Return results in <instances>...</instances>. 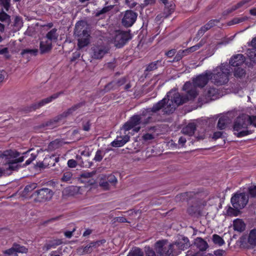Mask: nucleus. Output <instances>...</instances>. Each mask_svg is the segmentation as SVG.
<instances>
[{"label": "nucleus", "instance_id": "423d86ee", "mask_svg": "<svg viewBox=\"0 0 256 256\" xmlns=\"http://www.w3.org/2000/svg\"><path fill=\"white\" fill-rule=\"evenodd\" d=\"M152 112H154L152 108H148L142 111L140 115H134L124 125L126 130H129L138 125L144 126L152 121Z\"/></svg>", "mask_w": 256, "mask_h": 256}, {"label": "nucleus", "instance_id": "f8f14e48", "mask_svg": "<svg viewBox=\"0 0 256 256\" xmlns=\"http://www.w3.org/2000/svg\"><path fill=\"white\" fill-rule=\"evenodd\" d=\"M53 196L52 190L48 188H43L38 190L36 191L32 196L34 197V200L37 202H44L50 200Z\"/></svg>", "mask_w": 256, "mask_h": 256}, {"label": "nucleus", "instance_id": "774afa93", "mask_svg": "<svg viewBox=\"0 0 256 256\" xmlns=\"http://www.w3.org/2000/svg\"><path fill=\"white\" fill-rule=\"evenodd\" d=\"M176 50L172 49L168 51L166 54L168 57H172L176 54Z\"/></svg>", "mask_w": 256, "mask_h": 256}, {"label": "nucleus", "instance_id": "ddd939ff", "mask_svg": "<svg viewBox=\"0 0 256 256\" xmlns=\"http://www.w3.org/2000/svg\"><path fill=\"white\" fill-rule=\"evenodd\" d=\"M91 49L92 56L94 59L102 58L108 52V48L102 44H94Z\"/></svg>", "mask_w": 256, "mask_h": 256}, {"label": "nucleus", "instance_id": "6e6552de", "mask_svg": "<svg viewBox=\"0 0 256 256\" xmlns=\"http://www.w3.org/2000/svg\"><path fill=\"white\" fill-rule=\"evenodd\" d=\"M83 22H78L76 23L75 26L74 34L78 37V46L81 48L87 46L90 43V34L86 29L82 30L80 28L81 24Z\"/></svg>", "mask_w": 256, "mask_h": 256}, {"label": "nucleus", "instance_id": "39448f33", "mask_svg": "<svg viewBox=\"0 0 256 256\" xmlns=\"http://www.w3.org/2000/svg\"><path fill=\"white\" fill-rule=\"evenodd\" d=\"M19 156L20 153L15 150L0 151V158L4 163V166L12 172L18 168V163L24 161V156L18 158Z\"/></svg>", "mask_w": 256, "mask_h": 256}, {"label": "nucleus", "instance_id": "c85d7f7f", "mask_svg": "<svg viewBox=\"0 0 256 256\" xmlns=\"http://www.w3.org/2000/svg\"><path fill=\"white\" fill-rule=\"evenodd\" d=\"M63 142L60 140H56L50 142L48 147V151H53L62 146Z\"/></svg>", "mask_w": 256, "mask_h": 256}, {"label": "nucleus", "instance_id": "a18cd8bd", "mask_svg": "<svg viewBox=\"0 0 256 256\" xmlns=\"http://www.w3.org/2000/svg\"><path fill=\"white\" fill-rule=\"evenodd\" d=\"M104 156V153L101 150L96 151L94 160L96 162H100Z\"/></svg>", "mask_w": 256, "mask_h": 256}, {"label": "nucleus", "instance_id": "09e8293b", "mask_svg": "<svg viewBox=\"0 0 256 256\" xmlns=\"http://www.w3.org/2000/svg\"><path fill=\"white\" fill-rule=\"evenodd\" d=\"M248 193L250 197L256 198V186H252L248 188Z\"/></svg>", "mask_w": 256, "mask_h": 256}, {"label": "nucleus", "instance_id": "9b49d317", "mask_svg": "<svg viewBox=\"0 0 256 256\" xmlns=\"http://www.w3.org/2000/svg\"><path fill=\"white\" fill-rule=\"evenodd\" d=\"M232 206L237 209H242L248 202V196L244 192L235 193L230 200Z\"/></svg>", "mask_w": 256, "mask_h": 256}, {"label": "nucleus", "instance_id": "a211bd4d", "mask_svg": "<svg viewBox=\"0 0 256 256\" xmlns=\"http://www.w3.org/2000/svg\"><path fill=\"white\" fill-rule=\"evenodd\" d=\"M28 249L24 246L14 244L12 248L3 252L4 256H18L17 252L26 253Z\"/></svg>", "mask_w": 256, "mask_h": 256}, {"label": "nucleus", "instance_id": "3c124183", "mask_svg": "<svg viewBox=\"0 0 256 256\" xmlns=\"http://www.w3.org/2000/svg\"><path fill=\"white\" fill-rule=\"evenodd\" d=\"M11 0H0V4L3 6L6 11H8L10 8Z\"/></svg>", "mask_w": 256, "mask_h": 256}, {"label": "nucleus", "instance_id": "79ce46f5", "mask_svg": "<svg viewBox=\"0 0 256 256\" xmlns=\"http://www.w3.org/2000/svg\"><path fill=\"white\" fill-rule=\"evenodd\" d=\"M240 210L234 208L229 207L226 211L227 214L231 216H236L240 214Z\"/></svg>", "mask_w": 256, "mask_h": 256}, {"label": "nucleus", "instance_id": "c756f323", "mask_svg": "<svg viewBox=\"0 0 256 256\" xmlns=\"http://www.w3.org/2000/svg\"><path fill=\"white\" fill-rule=\"evenodd\" d=\"M216 22V21L215 20H210L206 24L201 28L198 31V34L201 36L203 35L206 32L213 27L215 25V23Z\"/></svg>", "mask_w": 256, "mask_h": 256}, {"label": "nucleus", "instance_id": "4468645a", "mask_svg": "<svg viewBox=\"0 0 256 256\" xmlns=\"http://www.w3.org/2000/svg\"><path fill=\"white\" fill-rule=\"evenodd\" d=\"M136 18V13L131 10H126L122 19V24L126 27H130L134 23Z\"/></svg>", "mask_w": 256, "mask_h": 256}, {"label": "nucleus", "instance_id": "aec40b11", "mask_svg": "<svg viewBox=\"0 0 256 256\" xmlns=\"http://www.w3.org/2000/svg\"><path fill=\"white\" fill-rule=\"evenodd\" d=\"M62 243V241L60 239H54L48 240L43 246V250L48 251L51 248H54L57 246L60 245Z\"/></svg>", "mask_w": 256, "mask_h": 256}, {"label": "nucleus", "instance_id": "37998d69", "mask_svg": "<svg viewBox=\"0 0 256 256\" xmlns=\"http://www.w3.org/2000/svg\"><path fill=\"white\" fill-rule=\"evenodd\" d=\"M128 256H144V253L139 248H136L130 251Z\"/></svg>", "mask_w": 256, "mask_h": 256}, {"label": "nucleus", "instance_id": "052dcab7", "mask_svg": "<svg viewBox=\"0 0 256 256\" xmlns=\"http://www.w3.org/2000/svg\"><path fill=\"white\" fill-rule=\"evenodd\" d=\"M222 132H214L213 134V136H212V138L214 140H216L220 138L222 135Z\"/></svg>", "mask_w": 256, "mask_h": 256}, {"label": "nucleus", "instance_id": "cd10ccee", "mask_svg": "<svg viewBox=\"0 0 256 256\" xmlns=\"http://www.w3.org/2000/svg\"><path fill=\"white\" fill-rule=\"evenodd\" d=\"M194 244L201 251L206 250L208 246V243L200 238H198L196 240Z\"/></svg>", "mask_w": 256, "mask_h": 256}, {"label": "nucleus", "instance_id": "4d7b16f0", "mask_svg": "<svg viewBox=\"0 0 256 256\" xmlns=\"http://www.w3.org/2000/svg\"><path fill=\"white\" fill-rule=\"evenodd\" d=\"M194 193L193 192H186L180 195V197L182 198L184 200L187 198L188 197L190 198L193 196Z\"/></svg>", "mask_w": 256, "mask_h": 256}, {"label": "nucleus", "instance_id": "4c0bfd02", "mask_svg": "<svg viewBox=\"0 0 256 256\" xmlns=\"http://www.w3.org/2000/svg\"><path fill=\"white\" fill-rule=\"evenodd\" d=\"M106 178H107L110 188L112 186L114 187L118 183V180L114 174H106Z\"/></svg>", "mask_w": 256, "mask_h": 256}, {"label": "nucleus", "instance_id": "412c9836", "mask_svg": "<svg viewBox=\"0 0 256 256\" xmlns=\"http://www.w3.org/2000/svg\"><path fill=\"white\" fill-rule=\"evenodd\" d=\"M245 60L244 56L242 54L233 56L230 60V64L233 66H238L242 64Z\"/></svg>", "mask_w": 256, "mask_h": 256}, {"label": "nucleus", "instance_id": "f704fd0d", "mask_svg": "<svg viewBox=\"0 0 256 256\" xmlns=\"http://www.w3.org/2000/svg\"><path fill=\"white\" fill-rule=\"evenodd\" d=\"M229 119L228 116L220 117L218 121V127L220 130H224L226 128V125L229 123Z\"/></svg>", "mask_w": 256, "mask_h": 256}, {"label": "nucleus", "instance_id": "72a5a7b5", "mask_svg": "<svg viewBox=\"0 0 256 256\" xmlns=\"http://www.w3.org/2000/svg\"><path fill=\"white\" fill-rule=\"evenodd\" d=\"M74 180L73 174L70 171H66L64 172L61 181L64 182L71 184Z\"/></svg>", "mask_w": 256, "mask_h": 256}, {"label": "nucleus", "instance_id": "864d4df0", "mask_svg": "<svg viewBox=\"0 0 256 256\" xmlns=\"http://www.w3.org/2000/svg\"><path fill=\"white\" fill-rule=\"evenodd\" d=\"M12 171L4 166L2 168H0V176L3 175H10Z\"/></svg>", "mask_w": 256, "mask_h": 256}, {"label": "nucleus", "instance_id": "de8ad7c7", "mask_svg": "<svg viewBox=\"0 0 256 256\" xmlns=\"http://www.w3.org/2000/svg\"><path fill=\"white\" fill-rule=\"evenodd\" d=\"M247 19L246 17L235 18L228 22L229 25L237 24L244 22Z\"/></svg>", "mask_w": 256, "mask_h": 256}, {"label": "nucleus", "instance_id": "b1692460", "mask_svg": "<svg viewBox=\"0 0 256 256\" xmlns=\"http://www.w3.org/2000/svg\"><path fill=\"white\" fill-rule=\"evenodd\" d=\"M196 130V124L194 123H190L185 127L183 128L182 132L184 134L189 136H192Z\"/></svg>", "mask_w": 256, "mask_h": 256}, {"label": "nucleus", "instance_id": "e433bc0d", "mask_svg": "<svg viewBox=\"0 0 256 256\" xmlns=\"http://www.w3.org/2000/svg\"><path fill=\"white\" fill-rule=\"evenodd\" d=\"M23 26L22 18L19 16H16L14 22V26L16 30H19Z\"/></svg>", "mask_w": 256, "mask_h": 256}, {"label": "nucleus", "instance_id": "2f4dec72", "mask_svg": "<svg viewBox=\"0 0 256 256\" xmlns=\"http://www.w3.org/2000/svg\"><path fill=\"white\" fill-rule=\"evenodd\" d=\"M250 1V0H242L238 3L232 6L230 9H228V12H232L242 8H246L248 6V2Z\"/></svg>", "mask_w": 256, "mask_h": 256}, {"label": "nucleus", "instance_id": "4be33fe9", "mask_svg": "<svg viewBox=\"0 0 256 256\" xmlns=\"http://www.w3.org/2000/svg\"><path fill=\"white\" fill-rule=\"evenodd\" d=\"M52 48V42L50 40H42L40 42V50L41 54L48 52Z\"/></svg>", "mask_w": 256, "mask_h": 256}, {"label": "nucleus", "instance_id": "5701e85b", "mask_svg": "<svg viewBox=\"0 0 256 256\" xmlns=\"http://www.w3.org/2000/svg\"><path fill=\"white\" fill-rule=\"evenodd\" d=\"M99 186L104 190H108L110 189V186L106 178V174H100L98 177Z\"/></svg>", "mask_w": 256, "mask_h": 256}, {"label": "nucleus", "instance_id": "f3484780", "mask_svg": "<svg viewBox=\"0 0 256 256\" xmlns=\"http://www.w3.org/2000/svg\"><path fill=\"white\" fill-rule=\"evenodd\" d=\"M128 131L125 130L123 126L120 129V133L122 134V132H123L124 134L120 136H118L111 143L112 146L114 147H120L126 143L130 140V136L127 133Z\"/></svg>", "mask_w": 256, "mask_h": 256}, {"label": "nucleus", "instance_id": "e2e57ef3", "mask_svg": "<svg viewBox=\"0 0 256 256\" xmlns=\"http://www.w3.org/2000/svg\"><path fill=\"white\" fill-rule=\"evenodd\" d=\"M182 51H179L177 54L176 55V57L174 58V59L176 60H180L182 58V56L187 54V53H182Z\"/></svg>", "mask_w": 256, "mask_h": 256}, {"label": "nucleus", "instance_id": "473e14b6", "mask_svg": "<svg viewBox=\"0 0 256 256\" xmlns=\"http://www.w3.org/2000/svg\"><path fill=\"white\" fill-rule=\"evenodd\" d=\"M38 52V49H24L22 51L20 54L23 56L26 57V58H29L31 56H36Z\"/></svg>", "mask_w": 256, "mask_h": 256}, {"label": "nucleus", "instance_id": "49530a36", "mask_svg": "<svg viewBox=\"0 0 256 256\" xmlns=\"http://www.w3.org/2000/svg\"><path fill=\"white\" fill-rule=\"evenodd\" d=\"M218 90L215 88H210L207 92V96L208 98H216Z\"/></svg>", "mask_w": 256, "mask_h": 256}, {"label": "nucleus", "instance_id": "2eb2a0df", "mask_svg": "<svg viewBox=\"0 0 256 256\" xmlns=\"http://www.w3.org/2000/svg\"><path fill=\"white\" fill-rule=\"evenodd\" d=\"M96 172H84L80 175V180L86 186H92L96 183V180L94 178Z\"/></svg>", "mask_w": 256, "mask_h": 256}, {"label": "nucleus", "instance_id": "8fccbe9b", "mask_svg": "<svg viewBox=\"0 0 256 256\" xmlns=\"http://www.w3.org/2000/svg\"><path fill=\"white\" fill-rule=\"evenodd\" d=\"M112 8H113V6H105L104 8H102L101 10L98 12L96 14V16H99L102 14H105L106 12L111 10Z\"/></svg>", "mask_w": 256, "mask_h": 256}, {"label": "nucleus", "instance_id": "393cba45", "mask_svg": "<svg viewBox=\"0 0 256 256\" xmlns=\"http://www.w3.org/2000/svg\"><path fill=\"white\" fill-rule=\"evenodd\" d=\"M62 94V92H59L58 93H56L48 98H46L42 100L38 104V106L37 108H38L42 106H44V104H48V103L52 102L53 100L58 98Z\"/></svg>", "mask_w": 256, "mask_h": 256}, {"label": "nucleus", "instance_id": "f257e3e1", "mask_svg": "<svg viewBox=\"0 0 256 256\" xmlns=\"http://www.w3.org/2000/svg\"><path fill=\"white\" fill-rule=\"evenodd\" d=\"M188 100H190L186 96L184 97L176 91L172 90L167 94L166 97L154 105L152 110L157 112L162 108L164 114H170L172 113L178 106Z\"/></svg>", "mask_w": 256, "mask_h": 256}, {"label": "nucleus", "instance_id": "680f3d73", "mask_svg": "<svg viewBox=\"0 0 256 256\" xmlns=\"http://www.w3.org/2000/svg\"><path fill=\"white\" fill-rule=\"evenodd\" d=\"M142 138L145 140H152L154 137L152 134L147 133L142 136Z\"/></svg>", "mask_w": 256, "mask_h": 256}, {"label": "nucleus", "instance_id": "58836bf2", "mask_svg": "<svg viewBox=\"0 0 256 256\" xmlns=\"http://www.w3.org/2000/svg\"><path fill=\"white\" fill-rule=\"evenodd\" d=\"M203 44V43L202 42H200L198 44H197L194 46L192 47H190L188 48H187L186 50H182V53H187L188 54L191 52H194L198 49H199Z\"/></svg>", "mask_w": 256, "mask_h": 256}, {"label": "nucleus", "instance_id": "c03bdc74", "mask_svg": "<svg viewBox=\"0 0 256 256\" xmlns=\"http://www.w3.org/2000/svg\"><path fill=\"white\" fill-rule=\"evenodd\" d=\"M245 74V70L240 68H237L234 70V76L236 78H242Z\"/></svg>", "mask_w": 256, "mask_h": 256}, {"label": "nucleus", "instance_id": "6ab92c4d", "mask_svg": "<svg viewBox=\"0 0 256 256\" xmlns=\"http://www.w3.org/2000/svg\"><path fill=\"white\" fill-rule=\"evenodd\" d=\"M59 161V158L54 155L46 156L42 162L38 164L40 168H46L54 166Z\"/></svg>", "mask_w": 256, "mask_h": 256}, {"label": "nucleus", "instance_id": "20e7f679", "mask_svg": "<svg viewBox=\"0 0 256 256\" xmlns=\"http://www.w3.org/2000/svg\"><path fill=\"white\" fill-rule=\"evenodd\" d=\"M164 241H158L156 243L158 252L160 256H174L177 255L180 252H178L175 247L180 250H184L188 248L190 244L188 239L186 237H182V239L178 240L174 244H170L168 247L164 246Z\"/></svg>", "mask_w": 256, "mask_h": 256}, {"label": "nucleus", "instance_id": "dca6fc26", "mask_svg": "<svg viewBox=\"0 0 256 256\" xmlns=\"http://www.w3.org/2000/svg\"><path fill=\"white\" fill-rule=\"evenodd\" d=\"M105 242L104 240L92 242L87 244L84 247L81 246L77 249V252L80 255H84L86 254H90L92 252L93 248H96L100 244Z\"/></svg>", "mask_w": 256, "mask_h": 256}, {"label": "nucleus", "instance_id": "7c9ffc66", "mask_svg": "<svg viewBox=\"0 0 256 256\" xmlns=\"http://www.w3.org/2000/svg\"><path fill=\"white\" fill-rule=\"evenodd\" d=\"M250 1V0H242L238 3L232 6L230 9H228V12H232L242 8H246L248 6V2Z\"/></svg>", "mask_w": 256, "mask_h": 256}, {"label": "nucleus", "instance_id": "ea45409f", "mask_svg": "<svg viewBox=\"0 0 256 256\" xmlns=\"http://www.w3.org/2000/svg\"><path fill=\"white\" fill-rule=\"evenodd\" d=\"M246 54L250 60L256 62V49H248L246 51Z\"/></svg>", "mask_w": 256, "mask_h": 256}, {"label": "nucleus", "instance_id": "bf43d9fd", "mask_svg": "<svg viewBox=\"0 0 256 256\" xmlns=\"http://www.w3.org/2000/svg\"><path fill=\"white\" fill-rule=\"evenodd\" d=\"M206 130H202V131L198 132V134L196 138L198 140H203L206 138Z\"/></svg>", "mask_w": 256, "mask_h": 256}, {"label": "nucleus", "instance_id": "1a4fd4ad", "mask_svg": "<svg viewBox=\"0 0 256 256\" xmlns=\"http://www.w3.org/2000/svg\"><path fill=\"white\" fill-rule=\"evenodd\" d=\"M83 104H84L82 102H80L74 105L70 108H68L67 110L64 112L62 114L58 115L53 119L48 121L46 123V126L49 127L50 128H52L54 127H56L58 126V122H61L63 119L65 118L70 115L73 114L74 112H75Z\"/></svg>", "mask_w": 256, "mask_h": 256}, {"label": "nucleus", "instance_id": "5fc2aeb1", "mask_svg": "<svg viewBox=\"0 0 256 256\" xmlns=\"http://www.w3.org/2000/svg\"><path fill=\"white\" fill-rule=\"evenodd\" d=\"M10 19V16L5 12L2 11L0 13V20L2 22L8 21Z\"/></svg>", "mask_w": 256, "mask_h": 256}, {"label": "nucleus", "instance_id": "69168bd1", "mask_svg": "<svg viewBox=\"0 0 256 256\" xmlns=\"http://www.w3.org/2000/svg\"><path fill=\"white\" fill-rule=\"evenodd\" d=\"M126 82V78H122L119 80L117 82V84L118 86H120L124 84Z\"/></svg>", "mask_w": 256, "mask_h": 256}, {"label": "nucleus", "instance_id": "a19ab883", "mask_svg": "<svg viewBox=\"0 0 256 256\" xmlns=\"http://www.w3.org/2000/svg\"><path fill=\"white\" fill-rule=\"evenodd\" d=\"M212 241L216 244L222 246L224 244V240L220 236L214 234L212 236Z\"/></svg>", "mask_w": 256, "mask_h": 256}, {"label": "nucleus", "instance_id": "bb28decb", "mask_svg": "<svg viewBox=\"0 0 256 256\" xmlns=\"http://www.w3.org/2000/svg\"><path fill=\"white\" fill-rule=\"evenodd\" d=\"M234 229L239 232H242L245 230L246 225L244 222L240 219L237 218L233 222Z\"/></svg>", "mask_w": 256, "mask_h": 256}, {"label": "nucleus", "instance_id": "603ef678", "mask_svg": "<svg viewBox=\"0 0 256 256\" xmlns=\"http://www.w3.org/2000/svg\"><path fill=\"white\" fill-rule=\"evenodd\" d=\"M160 62L158 60L152 62L146 68V70L147 71H152L154 70L157 68V64Z\"/></svg>", "mask_w": 256, "mask_h": 256}, {"label": "nucleus", "instance_id": "0e129e2a", "mask_svg": "<svg viewBox=\"0 0 256 256\" xmlns=\"http://www.w3.org/2000/svg\"><path fill=\"white\" fill-rule=\"evenodd\" d=\"M146 256H156L155 252L150 248H148L146 250Z\"/></svg>", "mask_w": 256, "mask_h": 256}, {"label": "nucleus", "instance_id": "f03ea898", "mask_svg": "<svg viewBox=\"0 0 256 256\" xmlns=\"http://www.w3.org/2000/svg\"><path fill=\"white\" fill-rule=\"evenodd\" d=\"M248 126L256 128V116L242 114L235 120L233 129L234 134L238 137H242L252 133L248 130Z\"/></svg>", "mask_w": 256, "mask_h": 256}, {"label": "nucleus", "instance_id": "7ed1b4c3", "mask_svg": "<svg viewBox=\"0 0 256 256\" xmlns=\"http://www.w3.org/2000/svg\"><path fill=\"white\" fill-rule=\"evenodd\" d=\"M212 78V72L206 71L193 80V82H186L183 86V90L186 92V96L189 100L194 98L198 95L196 87L203 88Z\"/></svg>", "mask_w": 256, "mask_h": 256}, {"label": "nucleus", "instance_id": "9d476101", "mask_svg": "<svg viewBox=\"0 0 256 256\" xmlns=\"http://www.w3.org/2000/svg\"><path fill=\"white\" fill-rule=\"evenodd\" d=\"M112 38L115 46L120 48L131 39V36L128 32L116 30L112 34Z\"/></svg>", "mask_w": 256, "mask_h": 256}, {"label": "nucleus", "instance_id": "0eeeda50", "mask_svg": "<svg viewBox=\"0 0 256 256\" xmlns=\"http://www.w3.org/2000/svg\"><path fill=\"white\" fill-rule=\"evenodd\" d=\"M230 72V68L226 64H222L212 72V82L217 86H221L228 82V76Z\"/></svg>", "mask_w": 256, "mask_h": 256}, {"label": "nucleus", "instance_id": "13d9d810", "mask_svg": "<svg viewBox=\"0 0 256 256\" xmlns=\"http://www.w3.org/2000/svg\"><path fill=\"white\" fill-rule=\"evenodd\" d=\"M77 162L73 159L69 160L68 162V166L71 168H76L77 166Z\"/></svg>", "mask_w": 256, "mask_h": 256}, {"label": "nucleus", "instance_id": "c9c22d12", "mask_svg": "<svg viewBox=\"0 0 256 256\" xmlns=\"http://www.w3.org/2000/svg\"><path fill=\"white\" fill-rule=\"evenodd\" d=\"M248 242L250 245L256 246V229L250 230L248 238Z\"/></svg>", "mask_w": 256, "mask_h": 256}, {"label": "nucleus", "instance_id": "a878e982", "mask_svg": "<svg viewBox=\"0 0 256 256\" xmlns=\"http://www.w3.org/2000/svg\"><path fill=\"white\" fill-rule=\"evenodd\" d=\"M58 34L57 32V29L56 28L52 29L46 34V39L52 42H56L58 37Z\"/></svg>", "mask_w": 256, "mask_h": 256}, {"label": "nucleus", "instance_id": "338daca9", "mask_svg": "<svg viewBox=\"0 0 256 256\" xmlns=\"http://www.w3.org/2000/svg\"><path fill=\"white\" fill-rule=\"evenodd\" d=\"M116 221L119 222H127L126 219L123 216H119L116 218Z\"/></svg>", "mask_w": 256, "mask_h": 256}, {"label": "nucleus", "instance_id": "6e6d98bb", "mask_svg": "<svg viewBox=\"0 0 256 256\" xmlns=\"http://www.w3.org/2000/svg\"><path fill=\"white\" fill-rule=\"evenodd\" d=\"M37 186V184L36 183H32L29 185L26 186L24 188V191L26 192L32 191L35 189Z\"/></svg>", "mask_w": 256, "mask_h": 256}]
</instances>
